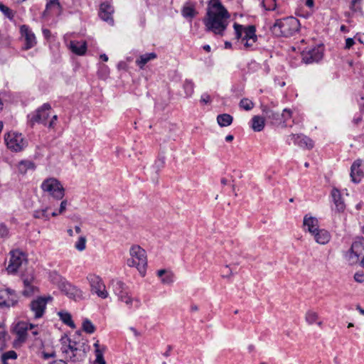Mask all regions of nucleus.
<instances>
[{
	"label": "nucleus",
	"mask_w": 364,
	"mask_h": 364,
	"mask_svg": "<svg viewBox=\"0 0 364 364\" xmlns=\"http://www.w3.org/2000/svg\"><path fill=\"white\" fill-rule=\"evenodd\" d=\"M230 15L219 0H211L203 23L208 31L223 36L228 25Z\"/></svg>",
	"instance_id": "nucleus-1"
},
{
	"label": "nucleus",
	"mask_w": 364,
	"mask_h": 364,
	"mask_svg": "<svg viewBox=\"0 0 364 364\" xmlns=\"http://www.w3.org/2000/svg\"><path fill=\"white\" fill-rule=\"evenodd\" d=\"M299 21L290 16L276 19L270 26V31L277 37H290L299 31Z\"/></svg>",
	"instance_id": "nucleus-2"
},
{
	"label": "nucleus",
	"mask_w": 364,
	"mask_h": 364,
	"mask_svg": "<svg viewBox=\"0 0 364 364\" xmlns=\"http://www.w3.org/2000/svg\"><path fill=\"white\" fill-rule=\"evenodd\" d=\"M130 258L127 259L129 267H135L141 276H144L147 266L146 251L139 245H132L129 250Z\"/></svg>",
	"instance_id": "nucleus-3"
},
{
	"label": "nucleus",
	"mask_w": 364,
	"mask_h": 364,
	"mask_svg": "<svg viewBox=\"0 0 364 364\" xmlns=\"http://www.w3.org/2000/svg\"><path fill=\"white\" fill-rule=\"evenodd\" d=\"M235 38L241 40L246 48H252L257 38L254 26H243L237 23H234Z\"/></svg>",
	"instance_id": "nucleus-4"
},
{
	"label": "nucleus",
	"mask_w": 364,
	"mask_h": 364,
	"mask_svg": "<svg viewBox=\"0 0 364 364\" xmlns=\"http://www.w3.org/2000/svg\"><path fill=\"white\" fill-rule=\"evenodd\" d=\"M80 333L77 332L73 338H67L68 345L66 348H63V351L69 354L70 358L73 361L78 360L81 353L84 352V343L80 341Z\"/></svg>",
	"instance_id": "nucleus-5"
},
{
	"label": "nucleus",
	"mask_w": 364,
	"mask_h": 364,
	"mask_svg": "<svg viewBox=\"0 0 364 364\" xmlns=\"http://www.w3.org/2000/svg\"><path fill=\"white\" fill-rule=\"evenodd\" d=\"M41 188L53 198L60 200L64 197L65 190L59 181L54 178H49L43 181Z\"/></svg>",
	"instance_id": "nucleus-6"
},
{
	"label": "nucleus",
	"mask_w": 364,
	"mask_h": 364,
	"mask_svg": "<svg viewBox=\"0 0 364 364\" xmlns=\"http://www.w3.org/2000/svg\"><path fill=\"white\" fill-rule=\"evenodd\" d=\"M51 106L49 103H44L41 107L38 108L35 112L28 115V123L33 127L35 123H41L47 125V119L50 116Z\"/></svg>",
	"instance_id": "nucleus-7"
},
{
	"label": "nucleus",
	"mask_w": 364,
	"mask_h": 364,
	"mask_svg": "<svg viewBox=\"0 0 364 364\" xmlns=\"http://www.w3.org/2000/svg\"><path fill=\"white\" fill-rule=\"evenodd\" d=\"M109 287L112 288L119 301L124 302L129 308L131 307L133 299L129 296L127 287L124 282L118 279H112Z\"/></svg>",
	"instance_id": "nucleus-8"
},
{
	"label": "nucleus",
	"mask_w": 364,
	"mask_h": 364,
	"mask_svg": "<svg viewBox=\"0 0 364 364\" xmlns=\"http://www.w3.org/2000/svg\"><path fill=\"white\" fill-rule=\"evenodd\" d=\"M87 279L90 283L91 287V291L96 294L99 297L102 299H106L108 297V291L106 290L105 284L102 279L97 275L89 274Z\"/></svg>",
	"instance_id": "nucleus-9"
},
{
	"label": "nucleus",
	"mask_w": 364,
	"mask_h": 364,
	"mask_svg": "<svg viewBox=\"0 0 364 364\" xmlns=\"http://www.w3.org/2000/svg\"><path fill=\"white\" fill-rule=\"evenodd\" d=\"M5 141L7 147L14 151H20L26 146V141L21 134L9 133L5 136Z\"/></svg>",
	"instance_id": "nucleus-10"
},
{
	"label": "nucleus",
	"mask_w": 364,
	"mask_h": 364,
	"mask_svg": "<svg viewBox=\"0 0 364 364\" xmlns=\"http://www.w3.org/2000/svg\"><path fill=\"white\" fill-rule=\"evenodd\" d=\"M10 256L9 263L6 269L9 273H15L23 263L26 262V257L25 254L19 250L11 251Z\"/></svg>",
	"instance_id": "nucleus-11"
},
{
	"label": "nucleus",
	"mask_w": 364,
	"mask_h": 364,
	"mask_svg": "<svg viewBox=\"0 0 364 364\" xmlns=\"http://www.w3.org/2000/svg\"><path fill=\"white\" fill-rule=\"evenodd\" d=\"M20 33L21 38H23L24 41V50H29L33 48L36 43V38L34 33L31 31L27 25H22L20 27Z\"/></svg>",
	"instance_id": "nucleus-12"
},
{
	"label": "nucleus",
	"mask_w": 364,
	"mask_h": 364,
	"mask_svg": "<svg viewBox=\"0 0 364 364\" xmlns=\"http://www.w3.org/2000/svg\"><path fill=\"white\" fill-rule=\"evenodd\" d=\"M34 328V325L28 323L25 321L18 322L14 328V333L16 335V338L18 342H25L28 336V330Z\"/></svg>",
	"instance_id": "nucleus-13"
},
{
	"label": "nucleus",
	"mask_w": 364,
	"mask_h": 364,
	"mask_svg": "<svg viewBox=\"0 0 364 364\" xmlns=\"http://www.w3.org/2000/svg\"><path fill=\"white\" fill-rule=\"evenodd\" d=\"M17 302V296L10 289H0V306H11Z\"/></svg>",
	"instance_id": "nucleus-14"
},
{
	"label": "nucleus",
	"mask_w": 364,
	"mask_h": 364,
	"mask_svg": "<svg viewBox=\"0 0 364 364\" xmlns=\"http://www.w3.org/2000/svg\"><path fill=\"white\" fill-rule=\"evenodd\" d=\"M51 299L52 298L50 296L47 298L38 297L31 303V309L34 312L35 318H41L43 315L46 304L48 300Z\"/></svg>",
	"instance_id": "nucleus-15"
},
{
	"label": "nucleus",
	"mask_w": 364,
	"mask_h": 364,
	"mask_svg": "<svg viewBox=\"0 0 364 364\" xmlns=\"http://www.w3.org/2000/svg\"><path fill=\"white\" fill-rule=\"evenodd\" d=\"M364 176V164L363 161L357 159L350 168V177L353 182L358 183Z\"/></svg>",
	"instance_id": "nucleus-16"
},
{
	"label": "nucleus",
	"mask_w": 364,
	"mask_h": 364,
	"mask_svg": "<svg viewBox=\"0 0 364 364\" xmlns=\"http://www.w3.org/2000/svg\"><path fill=\"white\" fill-rule=\"evenodd\" d=\"M303 60L306 63L318 62L323 57V51L321 47H314L303 52Z\"/></svg>",
	"instance_id": "nucleus-17"
},
{
	"label": "nucleus",
	"mask_w": 364,
	"mask_h": 364,
	"mask_svg": "<svg viewBox=\"0 0 364 364\" xmlns=\"http://www.w3.org/2000/svg\"><path fill=\"white\" fill-rule=\"evenodd\" d=\"M22 280L24 285V289L23 291V295L30 296L38 291L37 287L33 284L34 277L32 274L28 276L23 275Z\"/></svg>",
	"instance_id": "nucleus-18"
},
{
	"label": "nucleus",
	"mask_w": 364,
	"mask_h": 364,
	"mask_svg": "<svg viewBox=\"0 0 364 364\" xmlns=\"http://www.w3.org/2000/svg\"><path fill=\"white\" fill-rule=\"evenodd\" d=\"M113 12L114 9L110 4L108 3H102L100 5L99 16L101 19L112 25L114 22L112 16Z\"/></svg>",
	"instance_id": "nucleus-19"
},
{
	"label": "nucleus",
	"mask_w": 364,
	"mask_h": 364,
	"mask_svg": "<svg viewBox=\"0 0 364 364\" xmlns=\"http://www.w3.org/2000/svg\"><path fill=\"white\" fill-rule=\"evenodd\" d=\"M60 288L63 292H64L69 298L74 300H77L82 296V291L70 283L62 284Z\"/></svg>",
	"instance_id": "nucleus-20"
},
{
	"label": "nucleus",
	"mask_w": 364,
	"mask_h": 364,
	"mask_svg": "<svg viewBox=\"0 0 364 364\" xmlns=\"http://www.w3.org/2000/svg\"><path fill=\"white\" fill-rule=\"evenodd\" d=\"M331 195L336 206V210L339 213L343 212L346 208V205L340 191L336 188H333Z\"/></svg>",
	"instance_id": "nucleus-21"
},
{
	"label": "nucleus",
	"mask_w": 364,
	"mask_h": 364,
	"mask_svg": "<svg viewBox=\"0 0 364 364\" xmlns=\"http://www.w3.org/2000/svg\"><path fill=\"white\" fill-rule=\"evenodd\" d=\"M303 225L305 230H307L311 234H315L318 228V220L312 216L306 215L304 218Z\"/></svg>",
	"instance_id": "nucleus-22"
},
{
	"label": "nucleus",
	"mask_w": 364,
	"mask_h": 364,
	"mask_svg": "<svg viewBox=\"0 0 364 364\" xmlns=\"http://www.w3.org/2000/svg\"><path fill=\"white\" fill-rule=\"evenodd\" d=\"M263 114L264 117L269 119L273 124H283L282 114L277 112L269 108L265 107L263 109Z\"/></svg>",
	"instance_id": "nucleus-23"
},
{
	"label": "nucleus",
	"mask_w": 364,
	"mask_h": 364,
	"mask_svg": "<svg viewBox=\"0 0 364 364\" xmlns=\"http://www.w3.org/2000/svg\"><path fill=\"white\" fill-rule=\"evenodd\" d=\"M70 49L73 53L78 55H82L86 53L87 43L85 41H72L70 43Z\"/></svg>",
	"instance_id": "nucleus-24"
},
{
	"label": "nucleus",
	"mask_w": 364,
	"mask_h": 364,
	"mask_svg": "<svg viewBox=\"0 0 364 364\" xmlns=\"http://www.w3.org/2000/svg\"><path fill=\"white\" fill-rule=\"evenodd\" d=\"M314 236V239L316 242L325 245L330 240L331 236L328 231L325 230H317L315 234H312Z\"/></svg>",
	"instance_id": "nucleus-25"
},
{
	"label": "nucleus",
	"mask_w": 364,
	"mask_h": 364,
	"mask_svg": "<svg viewBox=\"0 0 364 364\" xmlns=\"http://www.w3.org/2000/svg\"><path fill=\"white\" fill-rule=\"evenodd\" d=\"M36 168L35 164L28 160L21 161L18 164V170L22 173L25 174L28 171H34Z\"/></svg>",
	"instance_id": "nucleus-26"
},
{
	"label": "nucleus",
	"mask_w": 364,
	"mask_h": 364,
	"mask_svg": "<svg viewBox=\"0 0 364 364\" xmlns=\"http://www.w3.org/2000/svg\"><path fill=\"white\" fill-rule=\"evenodd\" d=\"M299 140L296 145L299 146L301 148H306L307 149H311L314 146V141L309 137L304 134H298Z\"/></svg>",
	"instance_id": "nucleus-27"
},
{
	"label": "nucleus",
	"mask_w": 364,
	"mask_h": 364,
	"mask_svg": "<svg viewBox=\"0 0 364 364\" xmlns=\"http://www.w3.org/2000/svg\"><path fill=\"white\" fill-rule=\"evenodd\" d=\"M156 58L155 53H145L141 55L136 60V64L140 68H143L144 66L150 60Z\"/></svg>",
	"instance_id": "nucleus-28"
},
{
	"label": "nucleus",
	"mask_w": 364,
	"mask_h": 364,
	"mask_svg": "<svg viewBox=\"0 0 364 364\" xmlns=\"http://www.w3.org/2000/svg\"><path fill=\"white\" fill-rule=\"evenodd\" d=\"M350 249L352 251H355V253L362 255L364 252V238L360 237H356Z\"/></svg>",
	"instance_id": "nucleus-29"
},
{
	"label": "nucleus",
	"mask_w": 364,
	"mask_h": 364,
	"mask_svg": "<svg viewBox=\"0 0 364 364\" xmlns=\"http://www.w3.org/2000/svg\"><path fill=\"white\" fill-rule=\"evenodd\" d=\"M251 122V127L255 132H261L264 127V119L260 116H254Z\"/></svg>",
	"instance_id": "nucleus-30"
},
{
	"label": "nucleus",
	"mask_w": 364,
	"mask_h": 364,
	"mask_svg": "<svg viewBox=\"0 0 364 364\" xmlns=\"http://www.w3.org/2000/svg\"><path fill=\"white\" fill-rule=\"evenodd\" d=\"M17 353L14 350H9L1 355L2 364H14Z\"/></svg>",
	"instance_id": "nucleus-31"
},
{
	"label": "nucleus",
	"mask_w": 364,
	"mask_h": 364,
	"mask_svg": "<svg viewBox=\"0 0 364 364\" xmlns=\"http://www.w3.org/2000/svg\"><path fill=\"white\" fill-rule=\"evenodd\" d=\"M46 11L53 14H58L60 11V5L58 0H50L46 4Z\"/></svg>",
	"instance_id": "nucleus-32"
},
{
	"label": "nucleus",
	"mask_w": 364,
	"mask_h": 364,
	"mask_svg": "<svg viewBox=\"0 0 364 364\" xmlns=\"http://www.w3.org/2000/svg\"><path fill=\"white\" fill-rule=\"evenodd\" d=\"M60 320L66 325L70 326L72 328H75V325L72 320V316L70 314L66 311H60L58 313Z\"/></svg>",
	"instance_id": "nucleus-33"
},
{
	"label": "nucleus",
	"mask_w": 364,
	"mask_h": 364,
	"mask_svg": "<svg viewBox=\"0 0 364 364\" xmlns=\"http://www.w3.org/2000/svg\"><path fill=\"white\" fill-rule=\"evenodd\" d=\"M232 117L228 114H219L217 117V122L220 127H227L232 122Z\"/></svg>",
	"instance_id": "nucleus-34"
},
{
	"label": "nucleus",
	"mask_w": 364,
	"mask_h": 364,
	"mask_svg": "<svg viewBox=\"0 0 364 364\" xmlns=\"http://www.w3.org/2000/svg\"><path fill=\"white\" fill-rule=\"evenodd\" d=\"M9 340V335L5 327L0 324V351L4 350Z\"/></svg>",
	"instance_id": "nucleus-35"
},
{
	"label": "nucleus",
	"mask_w": 364,
	"mask_h": 364,
	"mask_svg": "<svg viewBox=\"0 0 364 364\" xmlns=\"http://www.w3.org/2000/svg\"><path fill=\"white\" fill-rule=\"evenodd\" d=\"M305 319H306V321L309 324V325H312L314 324V323H317V324L318 326H321V321H318L317 322V320H318V314L315 311H309L306 312V316H305Z\"/></svg>",
	"instance_id": "nucleus-36"
},
{
	"label": "nucleus",
	"mask_w": 364,
	"mask_h": 364,
	"mask_svg": "<svg viewBox=\"0 0 364 364\" xmlns=\"http://www.w3.org/2000/svg\"><path fill=\"white\" fill-rule=\"evenodd\" d=\"M360 255L355 252V251H352L351 249L346 254V259L348 262L349 264L353 265L356 264L360 258Z\"/></svg>",
	"instance_id": "nucleus-37"
},
{
	"label": "nucleus",
	"mask_w": 364,
	"mask_h": 364,
	"mask_svg": "<svg viewBox=\"0 0 364 364\" xmlns=\"http://www.w3.org/2000/svg\"><path fill=\"white\" fill-rule=\"evenodd\" d=\"M48 208H45L33 211V216L37 219H43L44 220H48L50 219L49 215L47 211Z\"/></svg>",
	"instance_id": "nucleus-38"
},
{
	"label": "nucleus",
	"mask_w": 364,
	"mask_h": 364,
	"mask_svg": "<svg viewBox=\"0 0 364 364\" xmlns=\"http://www.w3.org/2000/svg\"><path fill=\"white\" fill-rule=\"evenodd\" d=\"M183 89L187 97L192 95L194 91V84L191 80H186L183 84Z\"/></svg>",
	"instance_id": "nucleus-39"
},
{
	"label": "nucleus",
	"mask_w": 364,
	"mask_h": 364,
	"mask_svg": "<svg viewBox=\"0 0 364 364\" xmlns=\"http://www.w3.org/2000/svg\"><path fill=\"white\" fill-rule=\"evenodd\" d=\"M240 107L246 111H249L254 107V103L247 98H243L240 102Z\"/></svg>",
	"instance_id": "nucleus-40"
},
{
	"label": "nucleus",
	"mask_w": 364,
	"mask_h": 364,
	"mask_svg": "<svg viewBox=\"0 0 364 364\" xmlns=\"http://www.w3.org/2000/svg\"><path fill=\"white\" fill-rule=\"evenodd\" d=\"M0 11L4 14L9 19L12 20L14 17V14L11 9L0 2Z\"/></svg>",
	"instance_id": "nucleus-41"
},
{
	"label": "nucleus",
	"mask_w": 364,
	"mask_h": 364,
	"mask_svg": "<svg viewBox=\"0 0 364 364\" xmlns=\"http://www.w3.org/2000/svg\"><path fill=\"white\" fill-rule=\"evenodd\" d=\"M82 329H83V331H85V332H87L88 333H92L95 331V328L94 325L88 319H85L83 321V323H82Z\"/></svg>",
	"instance_id": "nucleus-42"
},
{
	"label": "nucleus",
	"mask_w": 364,
	"mask_h": 364,
	"mask_svg": "<svg viewBox=\"0 0 364 364\" xmlns=\"http://www.w3.org/2000/svg\"><path fill=\"white\" fill-rule=\"evenodd\" d=\"M164 164H165L164 157L160 156L155 161L154 164L153 165V168L155 170V171L157 173L164 166Z\"/></svg>",
	"instance_id": "nucleus-43"
},
{
	"label": "nucleus",
	"mask_w": 364,
	"mask_h": 364,
	"mask_svg": "<svg viewBox=\"0 0 364 364\" xmlns=\"http://www.w3.org/2000/svg\"><path fill=\"white\" fill-rule=\"evenodd\" d=\"M95 352L96 356L95 364H106V362L103 357V350L101 349H97L95 350Z\"/></svg>",
	"instance_id": "nucleus-44"
},
{
	"label": "nucleus",
	"mask_w": 364,
	"mask_h": 364,
	"mask_svg": "<svg viewBox=\"0 0 364 364\" xmlns=\"http://www.w3.org/2000/svg\"><path fill=\"white\" fill-rule=\"evenodd\" d=\"M75 247L78 251H83L86 247V238L84 236H81L79 240L76 242Z\"/></svg>",
	"instance_id": "nucleus-45"
},
{
	"label": "nucleus",
	"mask_w": 364,
	"mask_h": 364,
	"mask_svg": "<svg viewBox=\"0 0 364 364\" xmlns=\"http://www.w3.org/2000/svg\"><path fill=\"white\" fill-rule=\"evenodd\" d=\"M182 13L183 16L186 18H193L196 16V14L195 9L191 6L184 7Z\"/></svg>",
	"instance_id": "nucleus-46"
},
{
	"label": "nucleus",
	"mask_w": 364,
	"mask_h": 364,
	"mask_svg": "<svg viewBox=\"0 0 364 364\" xmlns=\"http://www.w3.org/2000/svg\"><path fill=\"white\" fill-rule=\"evenodd\" d=\"M262 6L266 10H274L276 8V0H263Z\"/></svg>",
	"instance_id": "nucleus-47"
},
{
	"label": "nucleus",
	"mask_w": 364,
	"mask_h": 364,
	"mask_svg": "<svg viewBox=\"0 0 364 364\" xmlns=\"http://www.w3.org/2000/svg\"><path fill=\"white\" fill-rule=\"evenodd\" d=\"M292 112L289 109H284L282 113V122L284 126H286L285 123L287 119H290L291 117Z\"/></svg>",
	"instance_id": "nucleus-48"
},
{
	"label": "nucleus",
	"mask_w": 364,
	"mask_h": 364,
	"mask_svg": "<svg viewBox=\"0 0 364 364\" xmlns=\"http://www.w3.org/2000/svg\"><path fill=\"white\" fill-rule=\"evenodd\" d=\"M297 140H299L298 134H291L287 136L286 141L289 145L291 144L292 143L296 145Z\"/></svg>",
	"instance_id": "nucleus-49"
},
{
	"label": "nucleus",
	"mask_w": 364,
	"mask_h": 364,
	"mask_svg": "<svg viewBox=\"0 0 364 364\" xmlns=\"http://www.w3.org/2000/svg\"><path fill=\"white\" fill-rule=\"evenodd\" d=\"M8 234L9 230L3 224H0V237H5L8 235Z\"/></svg>",
	"instance_id": "nucleus-50"
},
{
	"label": "nucleus",
	"mask_w": 364,
	"mask_h": 364,
	"mask_svg": "<svg viewBox=\"0 0 364 364\" xmlns=\"http://www.w3.org/2000/svg\"><path fill=\"white\" fill-rule=\"evenodd\" d=\"M354 279L358 283H363L364 282V274L362 272H356L354 274Z\"/></svg>",
	"instance_id": "nucleus-51"
},
{
	"label": "nucleus",
	"mask_w": 364,
	"mask_h": 364,
	"mask_svg": "<svg viewBox=\"0 0 364 364\" xmlns=\"http://www.w3.org/2000/svg\"><path fill=\"white\" fill-rule=\"evenodd\" d=\"M58 119V116L56 114L53 115L50 119V121L47 123V125L48 128L50 129H53L55 127V122L57 121Z\"/></svg>",
	"instance_id": "nucleus-52"
},
{
	"label": "nucleus",
	"mask_w": 364,
	"mask_h": 364,
	"mask_svg": "<svg viewBox=\"0 0 364 364\" xmlns=\"http://www.w3.org/2000/svg\"><path fill=\"white\" fill-rule=\"evenodd\" d=\"M161 282L164 284H170L173 282L172 276L170 274H166L161 278Z\"/></svg>",
	"instance_id": "nucleus-53"
},
{
	"label": "nucleus",
	"mask_w": 364,
	"mask_h": 364,
	"mask_svg": "<svg viewBox=\"0 0 364 364\" xmlns=\"http://www.w3.org/2000/svg\"><path fill=\"white\" fill-rule=\"evenodd\" d=\"M354 44H355L354 39L351 38H348L346 40L345 48L346 49H350Z\"/></svg>",
	"instance_id": "nucleus-54"
},
{
	"label": "nucleus",
	"mask_w": 364,
	"mask_h": 364,
	"mask_svg": "<svg viewBox=\"0 0 364 364\" xmlns=\"http://www.w3.org/2000/svg\"><path fill=\"white\" fill-rule=\"evenodd\" d=\"M210 96L207 94V93H204L201 96V98H200V101L202 102H204V103H208L210 102Z\"/></svg>",
	"instance_id": "nucleus-55"
},
{
	"label": "nucleus",
	"mask_w": 364,
	"mask_h": 364,
	"mask_svg": "<svg viewBox=\"0 0 364 364\" xmlns=\"http://www.w3.org/2000/svg\"><path fill=\"white\" fill-rule=\"evenodd\" d=\"M67 200H63L60 203V208H59V214H61L63 213L65 209H66V206H67Z\"/></svg>",
	"instance_id": "nucleus-56"
},
{
	"label": "nucleus",
	"mask_w": 364,
	"mask_h": 364,
	"mask_svg": "<svg viewBox=\"0 0 364 364\" xmlns=\"http://www.w3.org/2000/svg\"><path fill=\"white\" fill-rule=\"evenodd\" d=\"M356 2L355 1H351V4H350V9L354 11V12H356L358 11H360L361 8L360 6H356Z\"/></svg>",
	"instance_id": "nucleus-57"
},
{
	"label": "nucleus",
	"mask_w": 364,
	"mask_h": 364,
	"mask_svg": "<svg viewBox=\"0 0 364 364\" xmlns=\"http://www.w3.org/2000/svg\"><path fill=\"white\" fill-rule=\"evenodd\" d=\"M43 34L46 39H48L50 37L51 33H50V30H48L47 28H43Z\"/></svg>",
	"instance_id": "nucleus-58"
},
{
	"label": "nucleus",
	"mask_w": 364,
	"mask_h": 364,
	"mask_svg": "<svg viewBox=\"0 0 364 364\" xmlns=\"http://www.w3.org/2000/svg\"><path fill=\"white\" fill-rule=\"evenodd\" d=\"M230 274H231V271H230V269L229 267H228V266H226V267H225V269L223 270V277H228Z\"/></svg>",
	"instance_id": "nucleus-59"
},
{
	"label": "nucleus",
	"mask_w": 364,
	"mask_h": 364,
	"mask_svg": "<svg viewBox=\"0 0 364 364\" xmlns=\"http://www.w3.org/2000/svg\"><path fill=\"white\" fill-rule=\"evenodd\" d=\"M29 332L32 334L33 336L35 337L38 334V327L36 326H34V328H33L32 330H28V333Z\"/></svg>",
	"instance_id": "nucleus-60"
},
{
	"label": "nucleus",
	"mask_w": 364,
	"mask_h": 364,
	"mask_svg": "<svg viewBox=\"0 0 364 364\" xmlns=\"http://www.w3.org/2000/svg\"><path fill=\"white\" fill-rule=\"evenodd\" d=\"M166 274V272L165 269H160L157 272V275L159 276V277H160L161 279Z\"/></svg>",
	"instance_id": "nucleus-61"
},
{
	"label": "nucleus",
	"mask_w": 364,
	"mask_h": 364,
	"mask_svg": "<svg viewBox=\"0 0 364 364\" xmlns=\"http://www.w3.org/2000/svg\"><path fill=\"white\" fill-rule=\"evenodd\" d=\"M43 358L46 359H48L49 358H52V357L55 356L54 353H43Z\"/></svg>",
	"instance_id": "nucleus-62"
},
{
	"label": "nucleus",
	"mask_w": 364,
	"mask_h": 364,
	"mask_svg": "<svg viewBox=\"0 0 364 364\" xmlns=\"http://www.w3.org/2000/svg\"><path fill=\"white\" fill-rule=\"evenodd\" d=\"M129 329H130V331H132L133 332V333L134 334L135 336H141V333L134 327H131Z\"/></svg>",
	"instance_id": "nucleus-63"
},
{
	"label": "nucleus",
	"mask_w": 364,
	"mask_h": 364,
	"mask_svg": "<svg viewBox=\"0 0 364 364\" xmlns=\"http://www.w3.org/2000/svg\"><path fill=\"white\" fill-rule=\"evenodd\" d=\"M50 364H67V363L62 360H55Z\"/></svg>",
	"instance_id": "nucleus-64"
}]
</instances>
